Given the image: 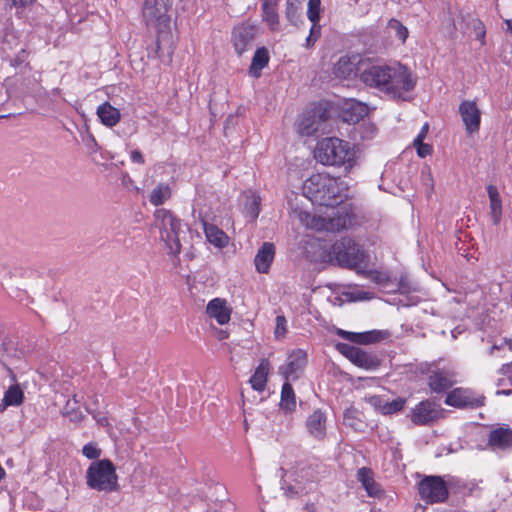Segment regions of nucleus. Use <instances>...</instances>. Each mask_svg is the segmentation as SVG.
<instances>
[{"label":"nucleus","instance_id":"obj_35","mask_svg":"<svg viewBox=\"0 0 512 512\" xmlns=\"http://www.w3.org/2000/svg\"><path fill=\"white\" fill-rule=\"evenodd\" d=\"M358 480L362 483L363 487L370 496L378 493L379 489L372 477V473L367 468H361L357 473Z\"/></svg>","mask_w":512,"mask_h":512},{"label":"nucleus","instance_id":"obj_59","mask_svg":"<svg viewBox=\"0 0 512 512\" xmlns=\"http://www.w3.org/2000/svg\"><path fill=\"white\" fill-rule=\"evenodd\" d=\"M226 337H227V333H226V332H224V331H221V333H220V339H224V338H226Z\"/></svg>","mask_w":512,"mask_h":512},{"label":"nucleus","instance_id":"obj_58","mask_svg":"<svg viewBox=\"0 0 512 512\" xmlns=\"http://www.w3.org/2000/svg\"><path fill=\"white\" fill-rule=\"evenodd\" d=\"M8 406H4V399H2V403L0 404V412H3Z\"/></svg>","mask_w":512,"mask_h":512},{"label":"nucleus","instance_id":"obj_61","mask_svg":"<svg viewBox=\"0 0 512 512\" xmlns=\"http://www.w3.org/2000/svg\"><path fill=\"white\" fill-rule=\"evenodd\" d=\"M503 393L508 395L511 393V391H503Z\"/></svg>","mask_w":512,"mask_h":512},{"label":"nucleus","instance_id":"obj_49","mask_svg":"<svg viewBox=\"0 0 512 512\" xmlns=\"http://www.w3.org/2000/svg\"><path fill=\"white\" fill-rule=\"evenodd\" d=\"M87 411L92 414L93 418L96 420V422L99 425H101V426L108 425V420L104 414H102L100 412H94V411L90 410L89 408H87Z\"/></svg>","mask_w":512,"mask_h":512},{"label":"nucleus","instance_id":"obj_8","mask_svg":"<svg viewBox=\"0 0 512 512\" xmlns=\"http://www.w3.org/2000/svg\"><path fill=\"white\" fill-rule=\"evenodd\" d=\"M336 347L342 355L359 368L375 371L381 366L382 360L374 352H369L346 343H338Z\"/></svg>","mask_w":512,"mask_h":512},{"label":"nucleus","instance_id":"obj_40","mask_svg":"<svg viewBox=\"0 0 512 512\" xmlns=\"http://www.w3.org/2000/svg\"><path fill=\"white\" fill-rule=\"evenodd\" d=\"M387 28L397 37L402 43H405L408 37V29L397 19H390L387 24Z\"/></svg>","mask_w":512,"mask_h":512},{"label":"nucleus","instance_id":"obj_54","mask_svg":"<svg viewBox=\"0 0 512 512\" xmlns=\"http://www.w3.org/2000/svg\"><path fill=\"white\" fill-rule=\"evenodd\" d=\"M426 177H427V180L430 182V186H431V189H432L433 188V183H432L433 180H432L430 172L427 173Z\"/></svg>","mask_w":512,"mask_h":512},{"label":"nucleus","instance_id":"obj_17","mask_svg":"<svg viewBox=\"0 0 512 512\" xmlns=\"http://www.w3.org/2000/svg\"><path fill=\"white\" fill-rule=\"evenodd\" d=\"M255 35L256 29L253 26L242 25L234 29L233 45L239 56L245 51L252 49Z\"/></svg>","mask_w":512,"mask_h":512},{"label":"nucleus","instance_id":"obj_38","mask_svg":"<svg viewBox=\"0 0 512 512\" xmlns=\"http://www.w3.org/2000/svg\"><path fill=\"white\" fill-rule=\"evenodd\" d=\"M302 3L299 0H286V18L296 25L301 15Z\"/></svg>","mask_w":512,"mask_h":512},{"label":"nucleus","instance_id":"obj_18","mask_svg":"<svg viewBox=\"0 0 512 512\" xmlns=\"http://www.w3.org/2000/svg\"><path fill=\"white\" fill-rule=\"evenodd\" d=\"M338 335L356 344L368 345L380 342L389 336L385 330H371L361 333L339 330Z\"/></svg>","mask_w":512,"mask_h":512},{"label":"nucleus","instance_id":"obj_50","mask_svg":"<svg viewBox=\"0 0 512 512\" xmlns=\"http://www.w3.org/2000/svg\"><path fill=\"white\" fill-rule=\"evenodd\" d=\"M428 131H429V124L425 123L422 126L419 134L417 135V137L414 140H417V143H419L420 141H423L426 138Z\"/></svg>","mask_w":512,"mask_h":512},{"label":"nucleus","instance_id":"obj_53","mask_svg":"<svg viewBox=\"0 0 512 512\" xmlns=\"http://www.w3.org/2000/svg\"><path fill=\"white\" fill-rule=\"evenodd\" d=\"M35 0H11V3L15 7H27L31 5Z\"/></svg>","mask_w":512,"mask_h":512},{"label":"nucleus","instance_id":"obj_31","mask_svg":"<svg viewBox=\"0 0 512 512\" xmlns=\"http://www.w3.org/2000/svg\"><path fill=\"white\" fill-rule=\"evenodd\" d=\"M355 61L348 56H342L334 65L333 73L339 78H348L354 73Z\"/></svg>","mask_w":512,"mask_h":512},{"label":"nucleus","instance_id":"obj_26","mask_svg":"<svg viewBox=\"0 0 512 512\" xmlns=\"http://www.w3.org/2000/svg\"><path fill=\"white\" fill-rule=\"evenodd\" d=\"M269 368V361L267 359H262L250 378V384L254 390L259 392L265 390Z\"/></svg>","mask_w":512,"mask_h":512},{"label":"nucleus","instance_id":"obj_51","mask_svg":"<svg viewBox=\"0 0 512 512\" xmlns=\"http://www.w3.org/2000/svg\"><path fill=\"white\" fill-rule=\"evenodd\" d=\"M131 160L134 163L143 164L144 163V157L142 153L139 150H133L131 152Z\"/></svg>","mask_w":512,"mask_h":512},{"label":"nucleus","instance_id":"obj_46","mask_svg":"<svg viewBox=\"0 0 512 512\" xmlns=\"http://www.w3.org/2000/svg\"><path fill=\"white\" fill-rule=\"evenodd\" d=\"M413 146L416 148L417 154L421 158H424L432 153V146L424 143L423 141L417 143V140H414Z\"/></svg>","mask_w":512,"mask_h":512},{"label":"nucleus","instance_id":"obj_39","mask_svg":"<svg viewBox=\"0 0 512 512\" xmlns=\"http://www.w3.org/2000/svg\"><path fill=\"white\" fill-rule=\"evenodd\" d=\"M344 424L354 430H362L365 426L364 422L359 418V412L355 408H349L344 412Z\"/></svg>","mask_w":512,"mask_h":512},{"label":"nucleus","instance_id":"obj_44","mask_svg":"<svg viewBox=\"0 0 512 512\" xmlns=\"http://www.w3.org/2000/svg\"><path fill=\"white\" fill-rule=\"evenodd\" d=\"M287 332V321L283 315H278L276 317V326L274 330V335L276 339L283 338Z\"/></svg>","mask_w":512,"mask_h":512},{"label":"nucleus","instance_id":"obj_33","mask_svg":"<svg viewBox=\"0 0 512 512\" xmlns=\"http://www.w3.org/2000/svg\"><path fill=\"white\" fill-rule=\"evenodd\" d=\"M171 197V188L166 183H159L151 192L149 201L154 206H159Z\"/></svg>","mask_w":512,"mask_h":512},{"label":"nucleus","instance_id":"obj_14","mask_svg":"<svg viewBox=\"0 0 512 512\" xmlns=\"http://www.w3.org/2000/svg\"><path fill=\"white\" fill-rule=\"evenodd\" d=\"M280 471L281 477L291 478L294 482L299 484L312 482L316 478L314 469L304 462H297L295 466L283 463Z\"/></svg>","mask_w":512,"mask_h":512},{"label":"nucleus","instance_id":"obj_4","mask_svg":"<svg viewBox=\"0 0 512 512\" xmlns=\"http://www.w3.org/2000/svg\"><path fill=\"white\" fill-rule=\"evenodd\" d=\"M314 156L324 165L351 166L354 151L350 144L336 137L324 138L317 143Z\"/></svg>","mask_w":512,"mask_h":512},{"label":"nucleus","instance_id":"obj_2","mask_svg":"<svg viewBox=\"0 0 512 512\" xmlns=\"http://www.w3.org/2000/svg\"><path fill=\"white\" fill-rule=\"evenodd\" d=\"M170 7L171 0H145L142 7L147 27L156 32L155 45L148 49V56L160 58L166 64L172 61L174 48L171 17L168 14Z\"/></svg>","mask_w":512,"mask_h":512},{"label":"nucleus","instance_id":"obj_6","mask_svg":"<svg viewBox=\"0 0 512 512\" xmlns=\"http://www.w3.org/2000/svg\"><path fill=\"white\" fill-rule=\"evenodd\" d=\"M155 226L159 229L160 239L165 243L168 253L177 255L181 252V244L178 233L181 221L170 211L159 209L155 212Z\"/></svg>","mask_w":512,"mask_h":512},{"label":"nucleus","instance_id":"obj_20","mask_svg":"<svg viewBox=\"0 0 512 512\" xmlns=\"http://www.w3.org/2000/svg\"><path fill=\"white\" fill-rule=\"evenodd\" d=\"M326 415L320 409L315 410L306 420V428L311 437L323 440L326 436Z\"/></svg>","mask_w":512,"mask_h":512},{"label":"nucleus","instance_id":"obj_3","mask_svg":"<svg viewBox=\"0 0 512 512\" xmlns=\"http://www.w3.org/2000/svg\"><path fill=\"white\" fill-rule=\"evenodd\" d=\"M416 82V75L407 66L396 62L387 65L381 93L394 100L408 101Z\"/></svg>","mask_w":512,"mask_h":512},{"label":"nucleus","instance_id":"obj_48","mask_svg":"<svg viewBox=\"0 0 512 512\" xmlns=\"http://www.w3.org/2000/svg\"><path fill=\"white\" fill-rule=\"evenodd\" d=\"M350 298L353 300V301H362V300H368V299H371V295L370 293L368 292H365V291H355V292H351L349 294Z\"/></svg>","mask_w":512,"mask_h":512},{"label":"nucleus","instance_id":"obj_36","mask_svg":"<svg viewBox=\"0 0 512 512\" xmlns=\"http://www.w3.org/2000/svg\"><path fill=\"white\" fill-rule=\"evenodd\" d=\"M79 402L80 400L77 398V395H74L72 399H69L66 402V405L63 409V415L68 417L73 422H79L84 417L83 413L78 408Z\"/></svg>","mask_w":512,"mask_h":512},{"label":"nucleus","instance_id":"obj_10","mask_svg":"<svg viewBox=\"0 0 512 512\" xmlns=\"http://www.w3.org/2000/svg\"><path fill=\"white\" fill-rule=\"evenodd\" d=\"M444 416L443 409L431 400H424L412 408L410 420L413 424L431 425Z\"/></svg>","mask_w":512,"mask_h":512},{"label":"nucleus","instance_id":"obj_42","mask_svg":"<svg viewBox=\"0 0 512 512\" xmlns=\"http://www.w3.org/2000/svg\"><path fill=\"white\" fill-rule=\"evenodd\" d=\"M406 404V399L398 397L392 401H385L383 405V415H391L400 412Z\"/></svg>","mask_w":512,"mask_h":512},{"label":"nucleus","instance_id":"obj_57","mask_svg":"<svg viewBox=\"0 0 512 512\" xmlns=\"http://www.w3.org/2000/svg\"><path fill=\"white\" fill-rule=\"evenodd\" d=\"M6 351H7L6 344H5V343H2V344L0 345V352H3V353H4V352H6Z\"/></svg>","mask_w":512,"mask_h":512},{"label":"nucleus","instance_id":"obj_30","mask_svg":"<svg viewBox=\"0 0 512 512\" xmlns=\"http://www.w3.org/2000/svg\"><path fill=\"white\" fill-rule=\"evenodd\" d=\"M269 62V55L266 48H258L252 58V63L249 69L250 74L253 77H259L261 70L267 66Z\"/></svg>","mask_w":512,"mask_h":512},{"label":"nucleus","instance_id":"obj_23","mask_svg":"<svg viewBox=\"0 0 512 512\" xmlns=\"http://www.w3.org/2000/svg\"><path fill=\"white\" fill-rule=\"evenodd\" d=\"M96 113L101 123L107 127L116 126L121 119L120 111L109 102H104L98 106Z\"/></svg>","mask_w":512,"mask_h":512},{"label":"nucleus","instance_id":"obj_56","mask_svg":"<svg viewBox=\"0 0 512 512\" xmlns=\"http://www.w3.org/2000/svg\"><path fill=\"white\" fill-rule=\"evenodd\" d=\"M507 28L512 33V22L510 20H506Z\"/></svg>","mask_w":512,"mask_h":512},{"label":"nucleus","instance_id":"obj_27","mask_svg":"<svg viewBox=\"0 0 512 512\" xmlns=\"http://www.w3.org/2000/svg\"><path fill=\"white\" fill-rule=\"evenodd\" d=\"M490 346L485 354L490 357H504L507 353L512 352V340L508 338H493L488 340Z\"/></svg>","mask_w":512,"mask_h":512},{"label":"nucleus","instance_id":"obj_12","mask_svg":"<svg viewBox=\"0 0 512 512\" xmlns=\"http://www.w3.org/2000/svg\"><path fill=\"white\" fill-rule=\"evenodd\" d=\"M306 364V352L298 349L289 354L287 363L279 368V372L286 379V381H294L300 377Z\"/></svg>","mask_w":512,"mask_h":512},{"label":"nucleus","instance_id":"obj_43","mask_svg":"<svg viewBox=\"0 0 512 512\" xmlns=\"http://www.w3.org/2000/svg\"><path fill=\"white\" fill-rule=\"evenodd\" d=\"M320 0H309L308 2V18L313 23L316 24L319 20V12H320Z\"/></svg>","mask_w":512,"mask_h":512},{"label":"nucleus","instance_id":"obj_7","mask_svg":"<svg viewBox=\"0 0 512 512\" xmlns=\"http://www.w3.org/2000/svg\"><path fill=\"white\" fill-rule=\"evenodd\" d=\"M332 255L345 268H358L366 263V255L351 239H342L332 246Z\"/></svg>","mask_w":512,"mask_h":512},{"label":"nucleus","instance_id":"obj_37","mask_svg":"<svg viewBox=\"0 0 512 512\" xmlns=\"http://www.w3.org/2000/svg\"><path fill=\"white\" fill-rule=\"evenodd\" d=\"M4 406H19L24 399L23 391L18 385L10 386L4 394Z\"/></svg>","mask_w":512,"mask_h":512},{"label":"nucleus","instance_id":"obj_47","mask_svg":"<svg viewBox=\"0 0 512 512\" xmlns=\"http://www.w3.org/2000/svg\"><path fill=\"white\" fill-rule=\"evenodd\" d=\"M365 401L368 404H370L372 407H374L377 411H379L381 414L383 413V405H384L385 401L380 396H377V395L368 396V397H365Z\"/></svg>","mask_w":512,"mask_h":512},{"label":"nucleus","instance_id":"obj_55","mask_svg":"<svg viewBox=\"0 0 512 512\" xmlns=\"http://www.w3.org/2000/svg\"><path fill=\"white\" fill-rule=\"evenodd\" d=\"M5 470L3 469V467L0 465V481L5 477Z\"/></svg>","mask_w":512,"mask_h":512},{"label":"nucleus","instance_id":"obj_34","mask_svg":"<svg viewBox=\"0 0 512 512\" xmlns=\"http://www.w3.org/2000/svg\"><path fill=\"white\" fill-rule=\"evenodd\" d=\"M245 198V215L250 221H255L260 212V197L255 193H248L245 195Z\"/></svg>","mask_w":512,"mask_h":512},{"label":"nucleus","instance_id":"obj_45","mask_svg":"<svg viewBox=\"0 0 512 512\" xmlns=\"http://www.w3.org/2000/svg\"><path fill=\"white\" fill-rule=\"evenodd\" d=\"M82 454L88 459H98L101 455V449L95 443H88L84 445Z\"/></svg>","mask_w":512,"mask_h":512},{"label":"nucleus","instance_id":"obj_9","mask_svg":"<svg viewBox=\"0 0 512 512\" xmlns=\"http://www.w3.org/2000/svg\"><path fill=\"white\" fill-rule=\"evenodd\" d=\"M418 492L427 504L444 502L448 498V488L440 476H425L418 484Z\"/></svg>","mask_w":512,"mask_h":512},{"label":"nucleus","instance_id":"obj_13","mask_svg":"<svg viewBox=\"0 0 512 512\" xmlns=\"http://www.w3.org/2000/svg\"><path fill=\"white\" fill-rule=\"evenodd\" d=\"M386 68V64H371L365 67L362 64L359 68L360 81L366 86L382 92Z\"/></svg>","mask_w":512,"mask_h":512},{"label":"nucleus","instance_id":"obj_15","mask_svg":"<svg viewBox=\"0 0 512 512\" xmlns=\"http://www.w3.org/2000/svg\"><path fill=\"white\" fill-rule=\"evenodd\" d=\"M325 120V113L320 110L306 112L298 122V132L301 135L311 136L323 129Z\"/></svg>","mask_w":512,"mask_h":512},{"label":"nucleus","instance_id":"obj_22","mask_svg":"<svg viewBox=\"0 0 512 512\" xmlns=\"http://www.w3.org/2000/svg\"><path fill=\"white\" fill-rule=\"evenodd\" d=\"M488 443L493 448H510L512 446V430L508 427H500L492 430L489 435Z\"/></svg>","mask_w":512,"mask_h":512},{"label":"nucleus","instance_id":"obj_28","mask_svg":"<svg viewBox=\"0 0 512 512\" xmlns=\"http://www.w3.org/2000/svg\"><path fill=\"white\" fill-rule=\"evenodd\" d=\"M369 112V108L365 103L351 100L347 103V108L344 110V119L348 122H358L365 117Z\"/></svg>","mask_w":512,"mask_h":512},{"label":"nucleus","instance_id":"obj_19","mask_svg":"<svg viewBox=\"0 0 512 512\" xmlns=\"http://www.w3.org/2000/svg\"><path fill=\"white\" fill-rule=\"evenodd\" d=\"M206 312L219 325H225L230 321L232 308L225 299L214 298L207 304Z\"/></svg>","mask_w":512,"mask_h":512},{"label":"nucleus","instance_id":"obj_62","mask_svg":"<svg viewBox=\"0 0 512 512\" xmlns=\"http://www.w3.org/2000/svg\"><path fill=\"white\" fill-rule=\"evenodd\" d=\"M299 212H300V211H298V212H297V210H294V213H297V217H298V218H299Z\"/></svg>","mask_w":512,"mask_h":512},{"label":"nucleus","instance_id":"obj_16","mask_svg":"<svg viewBox=\"0 0 512 512\" xmlns=\"http://www.w3.org/2000/svg\"><path fill=\"white\" fill-rule=\"evenodd\" d=\"M459 113L469 134L479 130L481 112L475 101H463L459 106Z\"/></svg>","mask_w":512,"mask_h":512},{"label":"nucleus","instance_id":"obj_41","mask_svg":"<svg viewBox=\"0 0 512 512\" xmlns=\"http://www.w3.org/2000/svg\"><path fill=\"white\" fill-rule=\"evenodd\" d=\"M263 18L270 27L275 31L279 27V18L275 8L267 3L263 5Z\"/></svg>","mask_w":512,"mask_h":512},{"label":"nucleus","instance_id":"obj_21","mask_svg":"<svg viewBox=\"0 0 512 512\" xmlns=\"http://www.w3.org/2000/svg\"><path fill=\"white\" fill-rule=\"evenodd\" d=\"M275 256V247L270 242H265L258 250L254 263L259 273H267Z\"/></svg>","mask_w":512,"mask_h":512},{"label":"nucleus","instance_id":"obj_52","mask_svg":"<svg viewBox=\"0 0 512 512\" xmlns=\"http://www.w3.org/2000/svg\"><path fill=\"white\" fill-rule=\"evenodd\" d=\"M320 35V27H316L315 24H313L310 35L307 37V43L309 44L312 39L316 40Z\"/></svg>","mask_w":512,"mask_h":512},{"label":"nucleus","instance_id":"obj_11","mask_svg":"<svg viewBox=\"0 0 512 512\" xmlns=\"http://www.w3.org/2000/svg\"><path fill=\"white\" fill-rule=\"evenodd\" d=\"M484 399L472 390L456 388L447 394L445 403L456 408H478L484 405Z\"/></svg>","mask_w":512,"mask_h":512},{"label":"nucleus","instance_id":"obj_1","mask_svg":"<svg viewBox=\"0 0 512 512\" xmlns=\"http://www.w3.org/2000/svg\"><path fill=\"white\" fill-rule=\"evenodd\" d=\"M348 185L340 178L329 174L317 173L311 175L303 185V193L312 203L327 207L325 216L311 214L308 211L299 212V221L309 229L317 231L339 232L350 223V215L343 208L335 205L346 197Z\"/></svg>","mask_w":512,"mask_h":512},{"label":"nucleus","instance_id":"obj_29","mask_svg":"<svg viewBox=\"0 0 512 512\" xmlns=\"http://www.w3.org/2000/svg\"><path fill=\"white\" fill-rule=\"evenodd\" d=\"M454 384V380L444 371H437L430 375L429 386L437 393L443 392Z\"/></svg>","mask_w":512,"mask_h":512},{"label":"nucleus","instance_id":"obj_5","mask_svg":"<svg viewBox=\"0 0 512 512\" xmlns=\"http://www.w3.org/2000/svg\"><path fill=\"white\" fill-rule=\"evenodd\" d=\"M116 468L109 459L92 462L86 471V484L97 491H115L118 487Z\"/></svg>","mask_w":512,"mask_h":512},{"label":"nucleus","instance_id":"obj_60","mask_svg":"<svg viewBox=\"0 0 512 512\" xmlns=\"http://www.w3.org/2000/svg\"><path fill=\"white\" fill-rule=\"evenodd\" d=\"M10 116H12V114L2 115V116H0V118H8V117H10Z\"/></svg>","mask_w":512,"mask_h":512},{"label":"nucleus","instance_id":"obj_25","mask_svg":"<svg viewBox=\"0 0 512 512\" xmlns=\"http://www.w3.org/2000/svg\"><path fill=\"white\" fill-rule=\"evenodd\" d=\"M204 233L209 243L213 244L217 248H224L229 243V237L227 234L213 224L203 222Z\"/></svg>","mask_w":512,"mask_h":512},{"label":"nucleus","instance_id":"obj_32","mask_svg":"<svg viewBox=\"0 0 512 512\" xmlns=\"http://www.w3.org/2000/svg\"><path fill=\"white\" fill-rule=\"evenodd\" d=\"M280 407L286 412H292L296 408L295 393L288 381L282 386Z\"/></svg>","mask_w":512,"mask_h":512},{"label":"nucleus","instance_id":"obj_24","mask_svg":"<svg viewBox=\"0 0 512 512\" xmlns=\"http://www.w3.org/2000/svg\"><path fill=\"white\" fill-rule=\"evenodd\" d=\"M489 197L490 217L494 225H499L502 217V200L497 187L489 185L487 187Z\"/></svg>","mask_w":512,"mask_h":512}]
</instances>
